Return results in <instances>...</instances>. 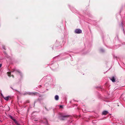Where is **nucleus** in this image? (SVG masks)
<instances>
[{
  "label": "nucleus",
  "mask_w": 125,
  "mask_h": 125,
  "mask_svg": "<svg viewBox=\"0 0 125 125\" xmlns=\"http://www.w3.org/2000/svg\"><path fill=\"white\" fill-rule=\"evenodd\" d=\"M55 99L56 100H58L59 99V96L57 95H56L55 96Z\"/></svg>",
  "instance_id": "obj_6"
},
{
  "label": "nucleus",
  "mask_w": 125,
  "mask_h": 125,
  "mask_svg": "<svg viewBox=\"0 0 125 125\" xmlns=\"http://www.w3.org/2000/svg\"><path fill=\"white\" fill-rule=\"evenodd\" d=\"M2 65L1 64H0V68L1 67V66Z\"/></svg>",
  "instance_id": "obj_8"
},
{
  "label": "nucleus",
  "mask_w": 125,
  "mask_h": 125,
  "mask_svg": "<svg viewBox=\"0 0 125 125\" xmlns=\"http://www.w3.org/2000/svg\"><path fill=\"white\" fill-rule=\"evenodd\" d=\"M108 112L106 111H104L102 112V114L104 115H106L107 114Z\"/></svg>",
  "instance_id": "obj_5"
},
{
  "label": "nucleus",
  "mask_w": 125,
  "mask_h": 125,
  "mask_svg": "<svg viewBox=\"0 0 125 125\" xmlns=\"http://www.w3.org/2000/svg\"><path fill=\"white\" fill-rule=\"evenodd\" d=\"M110 80L112 81L113 82H115V78L114 77H112L110 79Z\"/></svg>",
  "instance_id": "obj_3"
},
{
  "label": "nucleus",
  "mask_w": 125,
  "mask_h": 125,
  "mask_svg": "<svg viewBox=\"0 0 125 125\" xmlns=\"http://www.w3.org/2000/svg\"><path fill=\"white\" fill-rule=\"evenodd\" d=\"M18 72L19 73H20V72H19V71H18Z\"/></svg>",
  "instance_id": "obj_13"
},
{
  "label": "nucleus",
  "mask_w": 125,
  "mask_h": 125,
  "mask_svg": "<svg viewBox=\"0 0 125 125\" xmlns=\"http://www.w3.org/2000/svg\"><path fill=\"white\" fill-rule=\"evenodd\" d=\"M10 96H9L7 97H4V98L5 100L6 101H8L9 99V98H10Z\"/></svg>",
  "instance_id": "obj_4"
},
{
  "label": "nucleus",
  "mask_w": 125,
  "mask_h": 125,
  "mask_svg": "<svg viewBox=\"0 0 125 125\" xmlns=\"http://www.w3.org/2000/svg\"><path fill=\"white\" fill-rule=\"evenodd\" d=\"M10 117L11 119L13 120L15 122L16 124L17 125H19L17 121H16V120L15 119L13 118V117L12 116H10Z\"/></svg>",
  "instance_id": "obj_2"
},
{
  "label": "nucleus",
  "mask_w": 125,
  "mask_h": 125,
  "mask_svg": "<svg viewBox=\"0 0 125 125\" xmlns=\"http://www.w3.org/2000/svg\"><path fill=\"white\" fill-rule=\"evenodd\" d=\"M75 33H81L82 31L81 30L78 29H76L75 31Z\"/></svg>",
  "instance_id": "obj_1"
},
{
  "label": "nucleus",
  "mask_w": 125,
  "mask_h": 125,
  "mask_svg": "<svg viewBox=\"0 0 125 125\" xmlns=\"http://www.w3.org/2000/svg\"><path fill=\"white\" fill-rule=\"evenodd\" d=\"M62 105H60V108H62Z\"/></svg>",
  "instance_id": "obj_9"
},
{
  "label": "nucleus",
  "mask_w": 125,
  "mask_h": 125,
  "mask_svg": "<svg viewBox=\"0 0 125 125\" xmlns=\"http://www.w3.org/2000/svg\"><path fill=\"white\" fill-rule=\"evenodd\" d=\"M62 120H64V119H62Z\"/></svg>",
  "instance_id": "obj_12"
},
{
  "label": "nucleus",
  "mask_w": 125,
  "mask_h": 125,
  "mask_svg": "<svg viewBox=\"0 0 125 125\" xmlns=\"http://www.w3.org/2000/svg\"><path fill=\"white\" fill-rule=\"evenodd\" d=\"M65 116H63L62 117H63V118H65Z\"/></svg>",
  "instance_id": "obj_10"
},
{
  "label": "nucleus",
  "mask_w": 125,
  "mask_h": 125,
  "mask_svg": "<svg viewBox=\"0 0 125 125\" xmlns=\"http://www.w3.org/2000/svg\"><path fill=\"white\" fill-rule=\"evenodd\" d=\"M8 73V76L10 77V75L11 74V73L10 72H8L7 73Z\"/></svg>",
  "instance_id": "obj_7"
},
{
  "label": "nucleus",
  "mask_w": 125,
  "mask_h": 125,
  "mask_svg": "<svg viewBox=\"0 0 125 125\" xmlns=\"http://www.w3.org/2000/svg\"><path fill=\"white\" fill-rule=\"evenodd\" d=\"M12 76L13 77V75H12Z\"/></svg>",
  "instance_id": "obj_11"
}]
</instances>
